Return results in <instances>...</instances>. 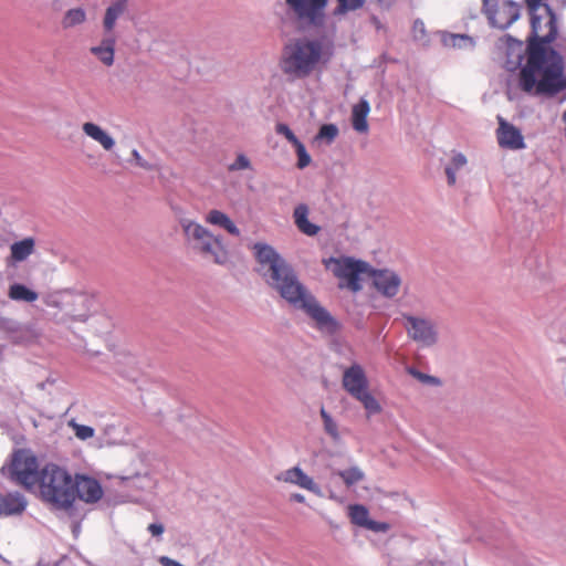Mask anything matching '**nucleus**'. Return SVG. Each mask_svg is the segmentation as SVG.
<instances>
[{"label":"nucleus","mask_w":566,"mask_h":566,"mask_svg":"<svg viewBox=\"0 0 566 566\" xmlns=\"http://www.w3.org/2000/svg\"><path fill=\"white\" fill-rule=\"evenodd\" d=\"M530 15L532 39L527 46V59L520 72V86L525 93L554 97L566 90V76L564 75L563 56L554 49H547L546 44L557 36L556 14L548 4H544L547 19L543 35L542 17L536 12L542 0H525Z\"/></svg>","instance_id":"f257e3e1"},{"label":"nucleus","mask_w":566,"mask_h":566,"mask_svg":"<svg viewBox=\"0 0 566 566\" xmlns=\"http://www.w3.org/2000/svg\"><path fill=\"white\" fill-rule=\"evenodd\" d=\"M252 249L258 263L255 271L271 289L290 305L304 311L319 331L328 334L338 331V322L300 282L292 265L272 245L256 242Z\"/></svg>","instance_id":"f03ea898"},{"label":"nucleus","mask_w":566,"mask_h":566,"mask_svg":"<svg viewBox=\"0 0 566 566\" xmlns=\"http://www.w3.org/2000/svg\"><path fill=\"white\" fill-rule=\"evenodd\" d=\"M323 56V42L306 36L290 40L282 50L280 69L292 80L310 76Z\"/></svg>","instance_id":"7ed1b4c3"},{"label":"nucleus","mask_w":566,"mask_h":566,"mask_svg":"<svg viewBox=\"0 0 566 566\" xmlns=\"http://www.w3.org/2000/svg\"><path fill=\"white\" fill-rule=\"evenodd\" d=\"M36 486L44 502L63 510L73 506V478L64 468L54 463H46L40 469Z\"/></svg>","instance_id":"20e7f679"},{"label":"nucleus","mask_w":566,"mask_h":566,"mask_svg":"<svg viewBox=\"0 0 566 566\" xmlns=\"http://www.w3.org/2000/svg\"><path fill=\"white\" fill-rule=\"evenodd\" d=\"M182 228L187 243L203 255L212 256L217 264L228 262V251L226 250L220 237L213 235L207 228L190 219H181Z\"/></svg>","instance_id":"39448f33"},{"label":"nucleus","mask_w":566,"mask_h":566,"mask_svg":"<svg viewBox=\"0 0 566 566\" xmlns=\"http://www.w3.org/2000/svg\"><path fill=\"white\" fill-rule=\"evenodd\" d=\"M342 386L354 399L363 405L368 417L381 411L379 401L369 391V381L361 365L354 363L345 368Z\"/></svg>","instance_id":"423d86ee"},{"label":"nucleus","mask_w":566,"mask_h":566,"mask_svg":"<svg viewBox=\"0 0 566 566\" xmlns=\"http://www.w3.org/2000/svg\"><path fill=\"white\" fill-rule=\"evenodd\" d=\"M323 263L327 270L332 271L340 280L338 283L339 289H347L352 292H358L361 289L359 274L367 272L368 263L350 256H331L324 259Z\"/></svg>","instance_id":"0eeeda50"},{"label":"nucleus","mask_w":566,"mask_h":566,"mask_svg":"<svg viewBox=\"0 0 566 566\" xmlns=\"http://www.w3.org/2000/svg\"><path fill=\"white\" fill-rule=\"evenodd\" d=\"M10 480L20 484L28 491L36 488V481L40 475L36 457L29 450H17L8 468Z\"/></svg>","instance_id":"6e6552de"},{"label":"nucleus","mask_w":566,"mask_h":566,"mask_svg":"<svg viewBox=\"0 0 566 566\" xmlns=\"http://www.w3.org/2000/svg\"><path fill=\"white\" fill-rule=\"evenodd\" d=\"M482 11L492 27L505 30L520 19L521 6L512 0H482Z\"/></svg>","instance_id":"1a4fd4ad"},{"label":"nucleus","mask_w":566,"mask_h":566,"mask_svg":"<svg viewBox=\"0 0 566 566\" xmlns=\"http://www.w3.org/2000/svg\"><path fill=\"white\" fill-rule=\"evenodd\" d=\"M43 302L48 307L64 311L73 319L84 322L87 319L86 313H78L73 306H84L87 298L83 294H75L70 291H55L43 296Z\"/></svg>","instance_id":"9d476101"},{"label":"nucleus","mask_w":566,"mask_h":566,"mask_svg":"<svg viewBox=\"0 0 566 566\" xmlns=\"http://www.w3.org/2000/svg\"><path fill=\"white\" fill-rule=\"evenodd\" d=\"M407 322L406 329L408 336L422 347H432L438 342V332L432 321L417 317L413 315H403Z\"/></svg>","instance_id":"9b49d317"},{"label":"nucleus","mask_w":566,"mask_h":566,"mask_svg":"<svg viewBox=\"0 0 566 566\" xmlns=\"http://www.w3.org/2000/svg\"><path fill=\"white\" fill-rule=\"evenodd\" d=\"M286 4L298 19L318 25L323 22L327 0H286Z\"/></svg>","instance_id":"f8f14e48"},{"label":"nucleus","mask_w":566,"mask_h":566,"mask_svg":"<svg viewBox=\"0 0 566 566\" xmlns=\"http://www.w3.org/2000/svg\"><path fill=\"white\" fill-rule=\"evenodd\" d=\"M497 122L496 139L501 148L511 150L526 148L524 136L517 127L505 120L502 116H497Z\"/></svg>","instance_id":"ddd939ff"},{"label":"nucleus","mask_w":566,"mask_h":566,"mask_svg":"<svg viewBox=\"0 0 566 566\" xmlns=\"http://www.w3.org/2000/svg\"><path fill=\"white\" fill-rule=\"evenodd\" d=\"M73 492L74 501L78 497L86 503H96L103 496V489L99 482L94 478L81 474L73 479Z\"/></svg>","instance_id":"4468645a"},{"label":"nucleus","mask_w":566,"mask_h":566,"mask_svg":"<svg viewBox=\"0 0 566 566\" xmlns=\"http://www.w3.org/2000/svg\"><path fill=\"white\" fill-rule=\"evenodd\" d=\"M373 282L376 290L384 296L391 298L399 292L401 285L400 276L391 270H374Z\"/></svg>","instance_id":"2eb2a0df"},{"label":"nucleus","mask_w":566,"mask_h":566,"mask_svg":"<svg viewBox=\"0 0 566 566\" xmlns=\"http://www.w3.org/2000/svg\"><path fill=\"white\" fill-rule=\"evenodd\" d=\"M277 481L296 485L301 489L307 490L315 495L322 496L321 486L306 474L300 467H293L276 475Z\"/></svg>","instance_id":"dca6fc26"},{"label":"nucleus","mask_w":566,"mask_h":566,"mask_svg":"<svg viewBox=\"0 0 566 566\" xmlns=\"http://www.w3.org/2000/svg\"><path fill=\"white\" fill-rule=\"evenodd\" d=\"M28 505L25 496L20 492L0 493V516L22 514Z\"/></svg>","instance_id":"f3484780"},{"label":"nucleus","mask_w":566,"mask_h":566,"mask_svg":"<svg viewBox=\"0 0 566 566\" xmlns=\"http://www.w3.org/2000/svg\"><path fill=\"white\" fill-rule=\"evenodd\" d=\"M116 38L105 34L98 45L92 46L90 52L105 66H112L115 59Z\"/></svg>","instance_id":"a211bd4d"},{"label":"nucleus","mask_w":566,"mask_h":566,"mask_svg":"<svg viewBox=\"0 0 566 566\" xmlns=\"http://www.w3.org/2000/svg\"><path fill=\"white\" fill-rule=\"evenodd\" d=\"M128 0L112 1L103 17V29L105 34H113L117 20L127 11Z\"/></svg>","instance_id":"6ab92c4d"},{"label":"nucleus","mask_w":566,"mask_h":566,"mask_svg":"<svg viewBox=\"0 0 566 566\" xmlns=\"http://www.w3.org/2000/svg\"><path fill=\"white\" fill-rule=\"evenodd\" d=\"M308 213H310V209H308L307 205L300 203L294 208L293 219H294V223H295L296 228L303 234H306L308 237H314L319 232L321 228H319V226L310 222Z\"/></svg>","instance_id":"aec40b11"},{"label":"nucleus","mask_w":566,"mask_h":566,"mask_svg":"<svg viewBox=\"0 0 566 566\" xmlns=\"http://www.w3.org/2000/svg\"><path fill=\"white\" fill-rule=\"evenodd\" d=\"M87 22V12L83 7H73L64 11L61 17V28L64 31L81 28Z\"/></svg>","instance_id":"412c9836"},{"label":"nucleus","mask_w":566,"mask_h":566,"mask_svg":"<svg viewBox=\"0 0 566 566\" xmlns=\"http://www.w3.org/2000/svg\"><path fill=\"white\" fill-rule=\"evenodd\" d=\"M370 112L369 102L361 97L357 104L352 108V125L353 128L358 133L368 132L367 116Z\"/></svg>","instance_id":"4be33fe9"},{"label":"nucleus","mask_w":566,"mask_h":566,"mask_svg":"<svg viewBox=\"0 0 566 566\" xmlns=\"http://www.w3.org/2000/svg\"><path fill=\"white\" fill-rule=\"evenodd\" d=\"M82 129L86 136L97 142L105 150H112L115 146V139L101 126L95 123H84Z\"/></svg>","instance_id":"5701e85b"},{"label":"nucleus","mask_w":566,"mask_h":566,"mask_svg":"<svg viewBox=\"0 0 566 566\" xmlns=\"http://www.w3.org/2000/svg\"><path fill=\"white\" fill-rule=\"evenodd\" d=\"M206 222L218 226L226 231H228L231 235L239 237L241 234L240 229L235 226V223L229 218L224 212L212 209L210 210L205 218Z\"/></svg>","instance_id":"b1692460"},{"label":"nucleus","mask_w":566,"mask_h":566,"mask_svg":"<svg viewBox=\"0 0 566 566\" xmlns=\"http://www.w3.org/2000/svg\"><path fill=\"white\" fill-rule=\"evenodd\" d=\"M35 242L32 238H25L11 244V258L15 262L27 260L34 251Z\"/></svg>","instance_id":"393cba45"},{"label":"nucleus","mask_w":566,"mask_h":566,"mask_svg":"<svg viewBox=\"0 0 566 566\" xmlns=\"http://www.w3.org/2000/svg\"><path fill=\"white\" fill-rule=\"evenodd\" d=\"M8 295L11 300L18 302L33 303L38 300L39 294L21 283H13L9 287Z\"/></svg>","instance_id":"a878e982"},{"label":"nucleus","mask_w":566,"mask_h":566,"mask_svg":"<svg viewBox=\"0 0 566 566\" xmlns=\"http://www.w3.org/2000/svg\"><path fill=\"white\" fill-rule=\"evenodd\" d=\"M348 516L350 522L357 526L365 527L367 526L369 518V511L363 504H353L348 507Z\"/></svg>","instance_id":"bb28decb"},{"label":"nucleus","mask_w":566,"mask_h":566,"mask_svg":"<svg viewBox=\"0 0 566 566\" xmlns=\"http://www.w3.org/2000/svg\"><path fill=\"white\" fill-rule=\"evenodd\" d=\"M443 44L450 48L465 49L473 48L474 41L471 36L465 34H444L442 38Z\"/></svg>","instance_id":"cd10ccee"},{"label":"nucleus","mask_w":566,"mask_h":566,"mask_svg":"<svg viewBox=\"0 0 566 566\" xmlns=\"http://www.w3.org/2000/svg\"><path fill=\"white\" fill-rule=\"evenodd\" d=\"M321 418L323 420L325 432L333 439V441L337 442L340 439L338 432V426L333 417L326 411L324 407L319 410Z\"/></svg>","instance_id":"c85d7f7f"},{"label":"nucleus","mask_w":566,"mask_h":566,"mask_svg":"<svg viewBox=\"0 0 566 566\" xmlns=\"http://www.w3.org/2000/svg\"><path fill=\"white\" fill-rule=\"evenodd\" d=\"M346 486L350 488L365 479V473L356 465L338 472Z\"/></svg>","instance_id":"c756f323"},{"label":"nucleus","mask_w":566,"mask_h":566,"mask_svg":"<svg viewBox=\"0 0 566 566\" xmlns=\"http://www.w3.org/2000/svg\"><path fill=\"white\" fill-rule=\"evenodd\" d=\"M128 485L137 488L142 491H151L156 486V482L149 473L136 474L127 479Z\"/></svg>","instance_id":"7c9ffc66"},{"label":"nucleus","mask_w":566,"mask_h":566,"mask_svg":"<svg viewBox=\"0 0 566 566\" xmlns=\"http://www.w3.org/2000/svg\"><path fill=\"white\" fill-rule=\"evenodd\" d=\"M339 129L335 124H324L315 136L316 140H323L326 145H331L338 136Z\"/></svg>","instance_id":"2f4dec72"},{"label":"nucleus","mask_w":566,"mask_h":566,"mask_svg":"<svg viewBox=\"0 0 566 566\" xmlns=\"http://www.w3.org/2000/svg\"><path fill=\"white\" fill-rule=\"evenodd\" d=\"M366 0H337L338 6L335 9V14H344L348 11H354L364 6Z\"/></svg>","instance_id":"473e14b6"},{"label":"nucleus","mask_w":566,"mask_h":566,"mask_svg":"<svg viewBox=\"0 0 566 566\" xmlns=\"http://www.w3.org/2000/svg\"><path fill=\"white\" fill-rule=\"evenodd\" d=\"M408 374L411 375L413 378H416L417 380H419L422 384L431 385V386H440L441 385V380L439 378L428 375V374H424V373L416 369L415 367L408 368Z\"/></svg>","instance_id":"72a5a7b5"},{"label":"nucleus","mask_w":566,"mask_h":566,"mask_svg":"<svg viewBox=\"0 0 566 566\" xmlns=\"http://www.w3.org/2000/svg\"><path fill=\"white\" fill-rule=\"evenodd\" d=\"M294 147L297 155V167L304 169L311 164V156L302 142Z\"/></svg>","instance_id":"f704fd0d"},{"label":"nucleus","mask_w":566,"mask_h":566,"mask_svg":"<svg viewBox=\"0 0 566 566\" xmlns=\"http://www.w3.org/2000/svg\"><path fill=\"white\" fill-rule=\"evenodd\" d=\"M250 159L244 154H239L233 163L228 166L229 171H240L251 169Z\"/></svg>","instance_id":"c9c22d12"},{"label":"nucleus","mask_w":566,"mask_h":566,"mask_svg":"<svg viewBox=\"0 0 566 566\" xmlns=\"http://www.w3.org/2000/svg\"><path fill=\"white\" fill-rule=\"evenodd\" d=\"M70 426H72L76 438L80 440H87L94 436V429L90 426L78 424L75 421H71Z\"/></svg>","instance_id":"e433bc0d"},{"label":"nucleus","mask_w":566,"mask_h":566,"mask_svg":"<svg viewBox=\"0 0 566 566\" xmlns=\"http://www.w3.org/2000/svg\"><path fill=\"white\" fill-rule=\"evenodd\" d=\"M276 133L283 135L293 146H296L298 143H301V140L286 124H277Z\"/></svg>","instance_id":"4c0bfd02"},{"label":"nucleus","mask_w":566,"mask_h":566,"mask_svg":"<svg viewBox=\"0 0 566 566\" xmlns=\"http://www.w3.org/2000/svg\"><path fill=\"white\" fill-rule=\"evenodd\" d=\"M467 157L462 153L453 151L451 157V163L448 167L453 168V170L458 171L467 165Z\"/></svg>","instance_id":"58836bf2"},{"label":"nucleus","mask_w":566,"mask_h":566,"mask_svg":"<svg viewBox=\"0 0 566 566\" xmlns=\"http://www.w3.org/2000/svg\"><path fill=\"white\" fill-rule=\"evenodd\" d=\"M132 156H133V158H134V160H135V164H136L138 167H140V168H143V169H145V170H153V169L155 168V166H154L153 164H150L149 161L145 160V159L140 156V154H139V151H138L137 149H133V151H132Z\"/></svg>","instance_id":"ea45409f"},{"label":"nucleus","mask_w":566,"mask_h":566,"mask_svg":"<svg viewBox=\"0 0 566 566\" xmlns=\"http://www.w3.org/2000/svg\"><path fill=\"white\" fill-rule=\"evenodd\" d=\"M389 524L386 522H378L370 520L366 526L367 530L377 532V533H386L389 530Z\"/></svg>","instance_id":"a19ab883"},{"label":"nucleus","mask_w":566,"mask_h":566,"mask_svg":"<svg viewBox=\"0 0 566 566\" xmlns=\"http://www.w3.org/2000/svg\"><path fill=\"white\" fill-rule=\"evenodd\" d=\"M18 329L17 322L0 315V331L1 332H15Z\"/></svg>","instance_id":"79ce46f5"},{"label":"nucleus","mask_w":566,"mask_h":566,"mask_svg":"<svg viewBox=\"0 0 566 566\" xmlns=\"http://www.w3.org/2000/svg\"><path fill=\"white\" fill-rule=\"evenodd\" d=\"M147 531L151 534V536L158 538L164 534L165 527L161 523H151L148 525Z\"/></svg>","instance_id":"37998d69"},{"label":"nucleus","mask_w":566,"mask_h":566,"mask_svg":"<svg viewBox=\"0 0 566 566\" xmlns=\"http://www.w3.org/2000/svg\"><path fill=\"white\" fill-rule=\"evenodd\" d=\"M444 172L447 175V181L449 186H454L457 182V171L453 168L446 166Z\"/></svg>","instance_id":"c03bdc74"},{"label":"nucleus","mask_w":566,"mask_h":566,"mask_svg":"<svg viewBox=\"0 0 566 566\" xmlns=\"http://www.w3.org/2000/svg\"><path fill=\"white\" fill-rule=\"evenodd\" d=\"M290 500L293 501V502H296V503H304L305 502V496L301 493H292L290 495Z\"/></svg>","instance_id":"a18cd8bd"},{"label":"nucleus","mask_w":566,"mask_h":566,"mask_svg":"<svg viewBox=\"0 0 566 566\" xmlns=\"http://www.w3.org/2000/svg\"><path fill=\"white\" fill-rule=\"evenodd\" d=\"M417 28H418V29H421V31H423V22H421V21H416V22H415V29H417Z\"/></svg>","instance_id":"49530a36"},{"label":"nucleus","mask_w":566,"mask_h":566,"mask_svg":"<svg viewBox=\"0 0 566 566\" xmlns=\"http://www.w3.org/2000/svg\"><path fill=\"white\" fill-rule=\"evenodd\" d=\"M417 28H418V29H421V31H423V22H421V21H416V22H415V29H417Z\"/></svg>","instance_id":"de8ad7c7"}]
</instances>
